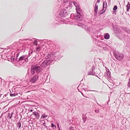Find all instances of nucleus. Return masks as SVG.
<instances>
[{"instance_id": "obj_45", "label": "nucleus", "mask_w": 130, "mask_h": 130, "mask_svg": "<svg viewBox=\"0 0 130 130\" xmlns=\"http://www.w3.org/2000/svg\"><path fill=\"white\" fill-rule=\"evenodd\" d=\"M51 124V127H55V128H56V125H55L53 123H52Z\"/></svg>"}, {"instance_id": "obj_40", "label": "nucleus", "mask_w": 130, "mask_h": 130, "mask_svg": "<svg viewBox=\"0 0 130 130\" xmlns=\"http://www.w3.org/2000/svg\"><path fill=\"white\" fill-rule=\"evenodd\" d=\"M41 123L43 124V125L44 126L47 127V126L46 125V123L44 121H43Z\"/></svg>"}, {"instance_id": "obj_5", "label": "nucleus", "mask_w": 130, "mask_h": 130, "mask_svg": "<svg viewBox=\"0 0 130 130\" xmlns=\"http://www.w3.org/2000/svg\"><path fill=\"white\" fill-rule=\"evenodd\" d=\"M51 62L50 60H45L42 62L40 64V66L42 67L45 68L49 65Z\"/></svg>"}, {"instance_id": "obj_61", "label": "nucleus", "mask_w": 130, "mask_h": 130, "mask_svg": "<svg viewBox=\"0 0 130 130\" xmlns=\"http://www.w3.org/2000/svg\"><path fill=\"white\" fill-rule=\"evenodd\" d=\"M128 81L130 82V78L129 79Z\"/></svg>"}, {"instance_id": "obj_44", "label": "nucleus", "mask_w": 130, "mask_h": 130, "mask_svg": "<svg viewBox=\"0 0 130 130\" xmlns=\"http://www.w3.org/2000/svg\"><path fill=\"white\" fill-rule=\"evenodd\" d=\"M25 60V62H27L28 61V57L27 56H26V57H25V58L24 59Z\"/></svg>"}, {"instance_id": "obj_36", "label": "nucleus", "mask_w": 130, "mask_h": 130, "mask_svg": "<svg viewBox=\"0 0 130 130\" xmlns=\"http://www.w3.org/2000/svg\"><path fill=\"white\" fill-rule=\"evenodd\" d=\"M33 43L36 46H37V41L36 40H35L34 41Z\"/></svg>"}, {"instance_id": "obj_58", "label": "nucleus", "mask_w": 130, "mask_h": 130, "mask_svg": "<svg viewBox=\"0 0 130 130\" xmlns=\"http://www.w3.org/2000/svg\"><path fill=\"white\" fill-rule=\"evenodd\" d=\"M28 39H24L23 40H27Z\"/></svg>"}, {"instance_id": "obj_6", "label": "nucleus", "mask_w": 130, "mask_h": 130, "mask_svg": "<svg viewBox=\"0 0 130 130\" xmlns=\"http://www.w3.org/2000/svg\"><path fill=\"white\" fill-rule=\"evenodd\" d=\"M77 25L83 28H84L85 30L87 32L89 31L90 28L87 26H86L83 23H77Z\"/></svg>"}, {"instance_id": "obj_32", "label": "nucleus", "mask_w": 130, "mask_h": 130, "mask_svg": "<svg viewBox=\"0 0 130 130\" xmlns=\"http://www.w3.org/2000/svg\"><path fill=\"white\" fill-rule=\"evenodd\" d=\"M17 93H14L13 94L10 93V96H15L16 95Z\"/></svg>"}, {"instance_id": "obj_48", "label": "nucleus", "mask_w": 130, "mask_h": 130, "mask_svg": "<svg viewBox=\"0 0 130 130\" xmlns=\"http://www.w3.org/2000/svg\"><path fill=\"white\" fill-rule=\"evenodd\" d=\"M64 8H66V9H67L68 8H69V7L68 6H66V5H64Z\"/></svg>"}, {"instance_id": "obj_24", "label": "nucleus", "mask_w": 130, "mask_h": 130, "mask_svg": "<svg viewBox=\"0 0 130 130\" xmlns=\"http://www.w3.org/2000/svg\"><path fill=\"white\" fill-rule=\"evenodd\" d=\"M87 117L85 115H83L82 116V119L84 123H85L87 119Z\"/></svg>"}, {"instance_id": "obj_11", "label": "nucleus", "mask_w": 130, "mask_h": 130, "mask_svg": "<svg viewBox=\"0 0 130 130\" xmlns=\"http://www.w3.org/2000/svg\"><path fill=\"white\" fill-rule=\"evenodd\" d=\"M95 69V67L94 66H93L92 67V69L90 71H89L88 72V75H95L97 77L99 78H100L97 75H95V72H93V71Z\"/></svg>"}, {"instance_id": "obj_54", "label": "nucleus", "mask_w": 130, "mask_h": 130, "mask_svg": "<svg viewBox=\"0 0 130 130\" xmlns=\"http://www.w3.org/2000/svg\"><path fill=\"white\" fill-rule=\"evenodd\" d=\"M81 93L82 94V95L84 96L85 97H86V98H89L88 97H86V96H85L83 94V93H82V92H81Z\"/></svg>"}, {"instance_id": "obj_19", "label": "nucleus", "mask_w": 130, "mask_h": 130, "mask_svg": "<svg viewBox=\"0 0 130 130\" xmlns=\"http://www.w3.org/2000/svg\"><path fill=\"white\" fill-rule=\"evenodd\" d=\"M60 50V47L58 46H56L55 47H54V48H53V50L52 51H55L54 52H56V53H57V52H59Z\"/></svg>"}, {"instance_id": "obj_23", "label": "nucleus", "mask_w": 130, "mask_h": 130, "mask_svg": "<svg viewBox=\"0 0 130 130\" xmlns=\"http://www.w3.org/2000/svg\"><path fill=\"white\" fill-rule=\"evenodd\" d=\"M104 36L105 39H108L109 38L110 35L108 33H106L104 35Z\"/></svg>"}, {"instance_id": "obj_30", "label": "nucleus", "mask_w": 130, "mask_h": 130, "mask_svg": "<svg viewBox=\"0 0 130 130\" xmlns=\"http://www.w3.org/2000/svg\"><path fill=\"white\" fill-rule=\"evenodd\" d=\"M107 3L106 2H104L103 3V8H105L107 7Z\"/></svg>"}, {"instance_id": "obj_46", "label": "nucleus", "mask_w": 130, "mask_h": 130, "mask_svg": "<svg viewBox=\"0 0 130 130\" xmlns=\"http://www.w3.org/2000/svg\"><path fill=\"white\" fill-rule=\"evenodd\" d=\"M73 3L74 4V5L75 6V7H76H76H77V4L76 2H73Z\"/></svg>"}, {"instance_id": "obj_14", "label": "nucleus", "mask_w": 130, "mask_h": 130, "mask_svg": "<svg viewBox=\"0 0 130 130\" xmlns=\"http://www.w3.org/2000/svg\"><path fill=\"white\" fill-rule=\"evenodd\" d=\"M98 5L96 4V3H95V7L94 10V15L95 16H96L97 13H98Z\"/></svg>"}, {"instance_id": "obj_55", "label": "nucleus", "mask_w": 130, "mask_h": 130, "mask_svg": "<svg viewBox=\"0 0 130 130\" xmlns=\"http://www.w3.org/2000/svg\"><path fill=\"white\" fill-rule=\"evenodd\" d=\"M57 127H58V128H60V127L59 126V124H57Z\"/></svg>"}, {"instance_id": "obj_9", "label": "nucleus", "mask_w": 130, "mask_h": 130, "mask_svg": "<svg viewBox=\"0 0 130 130\" xmlns=\"http://www.w3.org/2000/svg\"><path fill=\"white\" fill-rule=\"evenodd\" d=\"M39 77L38 75H35L32 77L30 80V82L32 83H35L37 82Z\"/></svg>"}, {"instance_id": "obj_47", "label": "nucleus", "mask_w": 130, "mask_h": 130, "mask_svg": "<svg viewBox=\"0 0 130 130\" xmlns=\"http://www.w3.org/2000/svg\"><path fill=\"white\" fill-rule=\"evenodd\" d=\"M103 49L105 51H107L108 49L107 47H106L105 46V47H103Z\"/></svg>"}, {"instance_id": "obj_21", "label": "nucleus", "mask_w": 130, "mask_h": 130, "mask_svg": "<svg viewBox=\"0 0 130 130\" xmlns=\"http://www.w3.org/2000/svg\"><path fill=\"white\" fill-rule=\"evenodd\" d=\"M126 11L127 12H129L130 9V3L129 2H127V4L126 6Z\"/></svg>"}, {"instance_id": "obj_43", "label": "nucleus", "mask_w": 130, "mask_h": 130, "mask_svg": "<svg viewBox=\"0 0 130 130\" xmlns=\"http://www.w3.org/2000/svg\"><path fill=\"white\" fill-rule=\"evenodd\" d=\"M117 34H119L121 32V30L119 29H117Z\"/></svg>"}, {"instance_id": "obj_1", "label": "nucleus", "mask_w": 130, "mask_h": 130, "mask_svg": "<svg viewBox=\"0 0 130 130\" xmlns=\"http://www.w3.org/2000/svg\"><path fill=\"white\" fill-rule=\"evenodd\" d=\"M68 15L67 10L65 8L61 9L59 11H57L55 14V18L57 22H54L53 24L54 26L62 24L63 22L61 19Z\"/></svg>"}, {"instance_id": "obj_41", "label": "nucleus", "mask_w": 130, "mask_h": 130, "mask_svg": "<svg viewBox=\"0 0 130 130\" xmlns=\"http://www.w3.org/2000/svg\"><path fill=\"white\" fill-rule=\"evenodd\" d=\"M13 113V112H12L11 113V115H10L9 113V118L10 119H11V118H12V115Z\"/></svg>"}, {"instance_id": "obj_49", "label": "nucleus", "mask_w": 130, "mask_h": 130, "mask_svg": "<svg viewBox=\"0 0 130 130\" xmlns=\"http://www.w3.org/2000/svg\"><path fill=\"white\" fill-rule=\"evenodd\" d=\"M127 86L129 87H130V82L129 81L127 84Z\"/></svg>"}, {"instance_id": "obj_27", "label": "nucleus", "mask_w": 130, "mask_h": 130, "mask_svg": "<svg viewBox=\"0 0 130 130\" xmlns=\"http://www.w3.org/2000/svg\"><path fill=\"white\" fill-rule=\"evenodd\" d=\"M73 3V2L71 1L70 2H69V3H68V4H68V6L69 7V9L71 8L72 6V4Z\"/></svg>"}, {"instance_id": "obj_28", "label": "nucleus", "mask_w": 130, "mask_h": 130, "mask_svg": "<svg viewBox=\"0 0 130 130\" xmlns=\"http://www.w3.org/2000/svg\"><path fill=\"white\" fill-rule=\"evenodd\" d=\"M17 126L19 127V128H20L21 126V123L20 121H19L17 124Z\"/></svg>"}, {"instance_id": "obj_15", "label": "nucleus", "mask_w": 130, "mask_h": 130, "mask_svg": "<svg viewBox=\"0 0 130 130\" xmlns=\"http://www.w3.org/2000/svg\"><path fill=\"white\" fill-rule=\"evenodd\" d=\"M121 28L125 32L130 34V29L126 27H121Z\"/></svg>"}, {"instance_id": "obj_20", "label": "nucleus", "mask_w": 130, "mask_h": 130, "mask_svg": "<svg viewBox=\"0 0 130 130\" xmlns=\"http://www.w3.org/2000/svg\"><path fill=\"white\" fill-rule=\"evenodd\" d=\"M8 115H7V116L5 118V119L4 118L3 119V121L4 122H5L6 123V125H7V126H8V124L7 122H8Z\"/></svg>"}, {"instance_id": "obj_57", "label": "nucleus", "mask_w": 130, "mask_h": 130, "mask_svg": "<svg viewBox=\"0 0 130 130\" xmlns=\"http://www.w3.org/2000/svg\"><path fill=\"white\" fill-rule=\"evenodd\" d=\"M30 112H32L33 111V110L32 109H31L30 110Z\"/></svg>"}, {"instance_id": "obj_63", "label": "nucleus", "mask_w": 130, "mask_h": 130, "mask_svg": "<svg viewBox=\"0 0 130 130\" xmlns=\"http://www.w3.org/2000/svg\"><path fill=\"white\" fill-rule=\"evenodd\" d=\"M93 50V49H92V51H94V50Z\"/></svg>"}, {"instance_id": "obj_7", "label": "nucleus", "mask_w": 130, "mask_h": 130, "mask_svg": "<svg viewBox=\"0 0 130 130\" xmlns=\"http://www.w3.org/2000/svg\"><path fill=\"white\" fill-rule=\"evenodd\" d=\"M54 53L55 54V55L53 56V59L54 61H56L57 60H60L62 57V56L59 54H58L56 52H54Z\"/></svg>"}, {"instance_id": "obj_13", "label": "nucleus", "mask_w": 130, "mask_h": 130, "mask_svg": "<svg viewBox=\"0 0 130 130\" xmlns=\"http://www.w3.org/2000/svg\"><path fill=\"white\" fill-rule=\"evenodd\" d=\"M106 74L105 75V77L107 79H108L110 80L111 77L110 72L109 71L108 69H106Z\"/></svg>"}, {"instance_id": "obj_33", "label": "nucleus", "mask_w": 130, "mask_h": 130, "mask_svg": "<svg viewBox=\"0 0 130 130\" xmlns=\"http://www.w3.org/2000/svg\"><path fill=\"white\" fill-rule=\"evenodd\" d=\"M99 109L98 108L97 109H95L94 110V111L96 113H98L99 112Z\"/></svg>"}, {"instance_id": "obj_35", "label": "nucleus", "mask_w": 130, "mask_h": 130, "mask_svg": "<svg viewBox=\"0 0 130 130\" xmlns=\"http://www.w3.org/2000/svg\"><path fill=\"white\" fill-rule=\"evenodd\" d=\"M40 50V48L39 47L36 48V50H35V51L36 52H38Z\"/></svg>"}, {"instance_id": "obj_25", "label": "nucleus", "mask_w": 130, "mask_h": 130, "mask_svg": "<svg viewBox=\"0 0 130 130\" xmlns=\"http://www.w3.org/2000/svg\"><path fill=\"white\" fill-rule=\"evenodd\" d=\"M106 9H104V8H103V9L102 10L100 11H98L99 14H102L106 10Z\"/></svg>"}, {"instance_id": "obj_64", "label": "nucleus", "mask_w": 130, "mask_h": 130, "mask_svg": "<svg viewBox=\"0 0 130 130\" xmlns=\"http://www.w3.org/2000/svg\"><path fill=\"white\" fill-rule=\"evenodd\" d=\"M2 52H1L0 53V54H2Z\"/></svg>"}, {"instance_id": "obj_59", "label": "nucleus", "mask_w": 130, "mask_h": 130, "mask_svg": "<svg viewBox=\"0 0 130 130\" xmlns=\"http://www.w3.org/2000/svg\"><path fill=\"white\" fill-rule=\"evenodd\" d=\"M7 94H5L3 96V97H4V96H5V97H6V96L7 95Z\"/></svg>"}, {"instance_id": "obj_52", "label": "nucleus", "mask_w": 130, "mask_h": 130, "mask_svg": "<svg viewBox=\"0 0 130 130\" xmlns=\"http://www.w3.org/2000/svg\"><path fill=\"white\" fill-rule=\"evenodd\" d=\"M100 0H97L96 1V4L97 3H99L100 2Z\"/></svg>"}, {"instance_id": "obj_18", "label": "nucleus", "mask_w": 130, "mask_h": 130, "mask_svg": "<svg viewBox=\"0 0 130 130\" xmlns=\"http://www.w3.org/2000/svg\"><path fill=\"white\" fill-rule=\"evenodd\" d=\"M8 54L4 53V54L2 55V58L4 59L5 60H8Z\"/></svg>"}, {"instance_id": "obj_16", "label": "nucleus", "mask_w": 130, "mask_h": 130, "mask_svg": "<svg viewBox=\"0 0 130 130\" xmlns=\"http://www.w3.org/2000/svg\"><path fill=\"white\" fill-rule=\"evenodd\" d=\"M33 115L36 117V119H39L40 117L39 113L37 111H35L33 112Z\"/></svg>"}, {"instance_id": "obj_22", "label": "nucleus", "mask_w": 130, "mask_h": 130, "mask_svg": "<svg viewBox=\"0 0 130 130\" xmlns=\"http://www.w3.org/2000/svg\"><path fill=\"white\" fill-rule=\"evenodd\" d=\"M77 13H79L80 14H82V11L81 9L79 8L78 6L77 7H76V8Z\"/></svg>"}, {"instance_id": "obj_60", "label": "nucleus", "mask_w": 130, "mask_h": 130, "mask_svg": "<svg viewBox=\"0 0 130 130\" xmlns=\"http://www.w3.org/2000/svg\"><path fill=\"white\" fill-rule=\"evenodd\" d=\"M88 88L89 87L88 86H87L86 88H87V89H88Z\"/></svg>"}, {"instance_id": "obj_29", "label": "nucleus", "mask_w": 130, "mask_h": 130, "mask_svg": "<svg viewBox=\"0 0 130 130\" xmlns=\"http://www.w3.org/2000/svg\"><path fill=\"white\" fill-rule=\"evenodd\" d=\"M75 14L73 13H72L70 15V18L71 19H74L75 20Z\"/></svg>"}, {"instance_id": "obj_12", "label": "nucleus", "mask_w": 130, "mask_h": 130, "mask_svg": "<svg viewBox=\"0 0 130 130\" xmlns=\"http://www.w3.org/2000/svg\"><path fill=\"white\" fill-rule=\"evenodd\" d=\"M47 44L49 45V48L53 50L54 47H55L56 45L52 43V41H49L47 42Z\"/></svg>"}, {"instance_id": "obj_2", "label": "nucleus", "mask_w": 130, "mask_h": 130, "mask_svg": "<svg viewBox=\"0 0 130 130\" xmlns=\"http://www.w3.org/2000/svg\"><path fill=\"white\" fill-rule=\"evenodd\" d=\"M16 45V43H14L13 44L9 46V50L10 49V50L9 51V55L10 58H9V61H10L12 63L14 64V65H15V61H17V59H18V57L19 56V53H17L16 55V58H15V52H14V47Z\"/></svg>"}, {"instance_id": "obj_56", "label": "nucleus", "mask_w": 130, "mask_h": 130, "mask_svg": "<svg viewBox=\"0 0 130 130\" xmlns=\"http://www.w3.org/2000/svg\"><path fill=\"white\" fill-rule=\"evenodd\" d=\"M3 49L2 48H0V51H1L2 50H3Z\"/></svg>"}, {"instance_id": "obj_26", "label": "nucleus", "mask_w": 130, "mask_h": 130, "mask_svg": "<svg viewBox=\"0 0 130 130\" xmlns=\"http://www.w3.org/2000/svg\"><path fill=\"white\" fill-rule=\"evenodd\" d=\"M14 79L13 77H9V80L10 82H14Z\"/></svg>"}, {"instance_id": "obj_8", "label": "nucleus", "mask_w": 130, "mask_h": 130, "mask_svg": "<svg viewBox=\"0 0 130 130\" xmlns=\"http://www.w3.org/2000/svg\"><path fill=\"white\" fill-rule=\"evenodd\" d=\"M82 19V14L79 13H76L75 14V20H77L78 21H80Z\"/></svg>"}, {"instance_id": "obj_42", "label": "nucleus", "mask_w": 130, "mask_h": 130, "mask_svg": "<svg viewBox=\"0 0 130 130\" xmlns=\"http://www.w3.org/2000/svg\"><path fill=\"white\" fill-rule=\"evenodd\" d=\"M71 0H64V3H67L68 4V2H70Z\"/></svg>"}, {"instance_id": "obj_4", "label": "nucleus", "mask_w": 130, "mask_h": 130, "mask_svg": "<svg viewBox=\"0 0 130 130\" xmlns=\"http://www.w3.org/2000/svg\"><path fill=\"white\" fill-rule=\"evenodd\" d=\"M113 54L115 58L119 61L122 60L123 59L124 55L121 53L118 52H114Z\"/></svg>"}, {"instance_id": "obj_62", "label": "nucleus", "mask_w": 130, "mask_h": 130, "mask_svg": "<svg viewBox=\"0 0 130 130\" xmlns=\"http://www.w3.org/2000/svg\"><path fill=\"white\" fill-rule=\"evenodd\" d=\"M58 130H60V128H58Z\"/></svg>"}, {"instance_id": "obj_34", "label": "nucleus", "mask_w": 130, "mask_h": 130, "mask_svg": "<svg viewBox=\"0 0 130 130\" xmlns=\"http://www.w3.org/2000/svg\"><path fill=\"white\" fill-rule=\"evenodd\" d=\"M118 7L117 6L115 5L113 8V11H115L117 10V9Z\"/></svg>"}, {"instance_id": "obj_53", "label": "nucleus", "mask_w": 130, "mask_h": 130, "mask_svg": "<svg viewBox=\"0 0 130 130\" xmlns=\"http://www.w3.org/2000/svg\"><path fill=\"white\" fill-rule=\"evenodd\" d=\"M62 1H63V2H64V0H58V1L59 2H61Z\"/></svg>"}, {"instance_id": "obj_51", "label": "nucleus", "mask_w": 130, "mask_h": 130, "mask_svg": "<svg viewBox=\"0 0 130 130\" xmlns=\"http://www.w3.org/2000/svg\"><path fill=\"white\" fill-rule=\"evenodd\" d=\"M33 52V51L32 50H31V51H30L29 52V54L30 53V54H31Z\"/></svg>"}, {"instance_id": "obj_17", "label": "nucleus", "mask_w": 130, "mask_h": 130, "mask_svg": "<svg viewBox=\"0 0 130 130\" xmlns=\"http://www.w3.org/2000/svg\"><path fill=\"white\" fill-rule=\"evenodd\" d=\"M26 55H23L22 56L20 57L19 59H17V61L18 62L20 61L23 60L25 58V57H26Z\"/></svg>"}, {"instance_id": "obj_39", "label": "nucleus", "mask_w": 130, "mask_h": 130, "mask_svg": "<svg viewBox=\"0 0 130 130\" xmlns=\"http://www.w3.org/2000/svg\"><path fill=\"white\" fill-rule=\"evenodd\" d=\"M47 117V115H42L41 116V118H43V119L46 118Z\"/></svg>"}, {"instance_id": "obj_10", "label": "nucleus", "mask_w": 130, "mask_h": 130, "mask_svg": "<svg viewBox=\"0 0 130 130\" xmlns=\"http://www.w3.org/2000/svg\"><path fill=\"white\" fill-rule=\"evenodd\" d=\"M54 52H50L48 53L46 55H45V58L46 59L51 58H53V56H54L55 54L54 53Z\"/></svg>"}, {"instance_id": "obj_50", "label": "nucleus", "mask_w": 130, "mask_h": 130, "mask_svg": "<svg viewBox=\"0 0 130 130\" xmlns=\"http://www.w3.org/2000/svg\"><path fill=\"white\" fill-rule=\"evenodd\" d=\"M36 57H34L32 59V61H36Z\"/></svg>"}, {"instance_id": "obj_38", "label": "nucleus", "mask_w": 130, "mask_h": 130, "mask_svg": "<svg viewBox=\"0 0 130 130\" xmlns=\"http://www.w3.org/2000/svg\"><path fill=\"white\" fill-rule=\"evenodd\" d=\"M69 130H75L74 128L72 126H71L69 128Z\"/></svg>"}, {"instance_id": "obj_31", "label": "nucleus", "mask_w": 130, "mask_h": 130, "mask_svg": "<svg viewBox=\"0 0 130 130\" xmlns=\"http://www.w3.org/2000/svg\"><path fill=\"white\" fill-rule=\"evenodd\" d=\"M83 89L84 90L86 91H95V92H98V91L96 90H88L87 89V88H83Z\"/></svg>"}, {"instance_id": "obj_37", "label": "nucleus", "mask_w": 130, "mask_h": 130, "mask_svg": "<svg viewBox=\"0 0 130 130\" xmlns=\"http://www.w3.org/2000/svg\"><path fill=\"white\" fill-rule=\"evenodd\" d=\"M17 93L16 95H18V96L19 97H20L22 95V94L20 93Z\"/></svg>"}, {"instance_id": "obj_3", "label": "nucleus", "mask_w": 130, "mask_h": 130, "mask_svg": "<svg viewBox=\"0 0 130 130\" xmlns=\"http://www.w3.org/2000/svg\"><path fill=\"white\" fill-rule=\"evenodd\" d=\"M42 68L37 64L32 65L31 66L30 73L31 75H34L36 71L37 73H39L42 71Z\"/></svg>"}]
</instances>
